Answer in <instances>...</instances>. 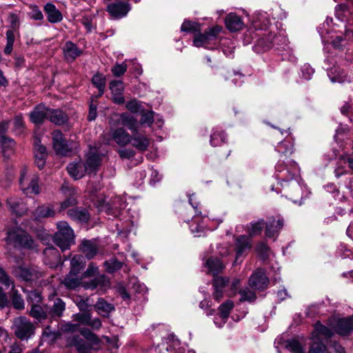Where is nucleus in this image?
Masks as SVG:
<instances>
[{
	"mask_svg": "<svg viewBox=\"0 0 353 353\" xmlns=\"http://www.w3.org/2000/svg\"><path fill=\"white\" fill-rule=\"evenodd\" d=\"M7 205L10 210L17 215H21L26 210V208L21 202V200L17 198L11 197L8 199Z\"/></svg>",
	"mask_w": 353,
	"mask_h": 353,
	"instance_id": "obj_42",
	"label": "nucleus"
},
{
	"mask_svg": "<svg viewBox=\"0 0 353 353\" xmlns=\"http://www.w3.org/2000/svg\"><path fill=\"white\" fill-rule=\"evenodd\" d=\"M14 276L23 281H31L42 276V272L34 268H26L19 265L14 268Z\"/></svg>",
	"mask_w": 353,
	"mask_h": 353,
	"instance_id": "obj_16",
	"label": "nucleus"
},
{
	"mask_svg": "<svg viewBox=\"0 0 353 353\" xmlns=\"http://www.w3.org/2000/svg\"><path fill=\"white\" fill-rule=\"evenodd\" d=\"M110 90L112 94V101L116 104H123L125 99L123 95L124 90L123 83L119 80H112L110 82Z\"/></svg>",
	"mask_w": 353,
	"mask_h": 353,
	"instance_id": "obj_21",
	"label": "nucleus"
},
{
	"mask_svg": "<svg viewBox=\"0 0 353 353\" xmlns=\"http://www.w3.org/2000/svg\"><path fill=\"white\" fill-rule=\"evenodd\" d=\"M55 214L53 208L50 205H43L39 206L34 212V216L37 219L52 217Z\"/></svg>",
	"mask_w": 353,
	"mask_h": 353,
	"instance_id": "obj_46",
	"label": "nucleus"
},
{
	"mask_svg": "<svg viewBox=\"0 0 353 353\" xmlns=\"http://www.w3.org/2000/svg\"><path fill=\"white\" fill-rule=\"evenodd\" d=\"M85 259L81 255H74L70 261V270L79 272L85 265Z\"/></svg>",
	"mask_w": 353,
	"mask_h": 353,
	"instance_id": "obj_52",
	"label": "nucleus"
},
{
	"mask_svg": "<svg viewBox=\"0 0 353 353\" xmlns=\"http://www.w3.org/2000/svg\"><path fill=\"white\" fill-rule=\"evenodd\" d=\"M67 214L72 219L79 223H86L90 219V214L85 208H72L69 210Z\"/></svg>",
	"mask_w": 353,
	"mask_h": 353,
	"instance_id": "obj_36",
	"label": "nucleus"
},
{
	"mask_svg": "<svg viewBox=\"0 0 353 353\" xmlns=\"http://www.w3.org/2000/svg\"><path fill=\"white\" fill-rule=\"evenodd\" d=\"M233 306L234 304L231 301H227L219 306V314L214 319V323L217 327H221L226 323Z\"/></svg>",
	"mask_w": 353,
	"mask_h": 353,
	"instance_id": "obj_19",
	"label": "nucleus"
},
{
	"mask_svg": "<svg viewBox=\"0 0 353 353\" xmlns=\"http://www.w3.org/2000/svg\"><path fill=\"white\" fill-rule=\"evenodd\" d=\"M0 147L1 148L3 156L8 158L14 153L15 141L14 139L7 137L6 140L5 139L2 143H0Z\"/></svg>",
	"mask_w": 353,
	"mask_h": 353,
	"instance_id": "obj_48",
	"label": "nucleus"
},
{
	"mask_svg": "<svg viewBox=\"0 0 353 353\" xmlns=\"http://www.w3.org/2000/svg\"><path fill=\"white\" fill-rule=\"evenodd\" d=\"M43 10L50 23H57L62 21L63 15L54 4L47 3Z\"/></svg>",
	"mask_w": 353,
	"mask_h": 353,
	"instance_id": "obj_33",
	"label": "nucleus"
},
{
	"mask_svg": "<svg viewBox=\"0 0 353 353\" xmlns=\"http://www.w3.org/2000/svg\"><path fill=\"white\" fill-rule=\"evenodd\" d=\"M221 46L223 47V52L227 56L230 57L234 52V46L231 40L224 39L221 40Z\"/></svg>",
	"mask_w": 353,
	"mask_h": 353,
	"instance_id": "obj_63",
	"label": "nucleus"
},
{
	"mask_svg": "<svg viewBox=\"0 0 353 353\" xmlns=\"http://www.w3.org/2000/svg\"><path fill=\"white\" fill-rule=\"evenodd\" d=\"M228 283V279L225 277L216 276L214 279L213 286L214 291L213 297L216 301L219 302L222 299L224 289Z\"/></svg>",
	"mask_w": 353,
	"mask_h": 353,
	"instance_id": "obj_34",
	"label": "nucleus"
},
{
	"mask_svg": "<svg viewBox=\"0 0 353 353\" xmlns=\"http://www.w3.org/2000/svg\"><path fill=\"white\" fill-rule=\"evenodd\" d=\"M101 155L96 148L90 149L86 161L84 163L88 173L94 172L98 168L101 162Z\"/></svg>",
	"mask_w": 353,
	"mask_h": 353,
	"instance_id": "obj_26",
	"label": "nucleus"
},
{
	"mask_svg": "<svg viewBox=\"0 0 353 353\" xmlns=\"http://www.w3.org/2000/svg\"><path fill=\"white\" fill-rule=\"evenodd\" d=\"M29 12L28 16L30 19L37 21H41L43 19V15L39 8L35 4H30L28 6Z\"/></svg>",
	"mask_w": 353,
	"mask_h": 353,
	"instance_id": "obj_54",
	"label": "nucleus"
},
{
	"mask_svg": "<svg viewBox=\"0 0 353 353\" xmlns=\"http://www.w3.org/2000/svg\"><path fill=\"white\" fill-rule=\"evenodd\" d=\"M284 225V219L280 216L271 218L265 224V235L268 238H275Z\"/></svg>",
	"mask_w": 353,
	"mask_h": 353,
	"instance_id": "obj_18",
	"label": "nucleus"
},
{
	"mask_svg": "<svg viewBox=\"0 0 353 353\" xmlns=\"http://www.w3.org/2000/svg\"><path fill=\"white\" fill-rule=\"evenodd\" d=\"M131 139L130 143L140 152L146 151L150 144V139L137 131L133 132Z\"/></svg>",
	"mask_w": 353,
	"mask_h": 353,
	"instance_id": "obj_25",
	"label": "nucleus"
},
{
	"mask_svg": "<svg viewBox=\"0 0 353 353\" xmlns=\"http://www.w3.org/2000/svg\"><path fill=\"white\" fill-rule=\"evenodd\" d=\"M65 310V303L60 298H57L54 301L53 305L48 310V315L52 319H59L62 316Z\"/></svg>",
	"mask_w": 353,
	"mask_h": 353,
	"instance_id": "obj_37",
	"label": "nucleus"
},
{
	"mask_svg": "<svg viewBox=\"0 0 353 353\" xmlns=\"http://www.w3.org/2000/svg\"><path fill=\"white\" fill-rule=\"evenodd\" d=\"M67 345L75 347L78 353H92L95 345L80 337L79 335H72L67 338Z\"/></svg>",
	"mask_w": 353,
	"mask_h": 353,
	"instance_id": "obj_14",
	"label": "nucleus"
},
{
	"mask_svg": "<svg viewBox=\"0 0 353 353\" xmlns=\"http://www.w3.org/2000/svg\"><path fill=\"white\" fill-rule=\"evenodd\" d=\"M131 10V6L128 2L115 1L108 5L107 11L114 19L125 17Z\"/></svg>",
	"mask_w": 353,
	"mask_h": 353,
	"instance_id": "obj_17",
	"label": "nucleus"
},
{
	"mask_svg": "<svg viewBox=\"0 0 353 353\" xmlns=\"http://www.w3.org/2000/svg\"><path fill=\"white\" fill-rule=\"evenodd\" d=\"M43 256L45 264L48 265L50 268L57 267L61 261L59 251L53 247L46 248L43 250Z\"/></svg>",
	"mask_w": 353,
	"mask_h": 353,
	"instance_id": "obj_24",
	"label": "nucleus"
},
{
	"mask_svg": "<svg viewBox=\"0 0 353 353\" xmlns=\"http://www.w3.org/2000/svg\"><path fill=\"white\" fill-rule=\"evenodd\" d=\"M251 248L250 238L245 235L239 236L236 241V259L237 263L239 259L243 256Z\"/></svg>",
	"mask_w": 353,
	"mask_h": 353,
	"instance_id": "obj_27",
	"label": "nucleus"
},
{
	"mask_svg": "<svg viewBox=\"0 0 353 353\" xmlns=\"http://www.w3.org/2000/svg\"><path fill=\"white\" fill-rule=\"evenodd\" d=\"M128 68V65L125 62L122 63H116L111 69L113 75L116 77H119L125 74Z\"/></svg>",
	"mask_w": 353,
	"mask_h": 353,
	"instance_id": "obj_61",
	"label": "nucleus"
},
{
	"mask_svg": "<svg viewBox=\"0 0 353 353\" xmlns=\"http://www.w3.org/2000/svg\"><path fill=\"white\" fill-rule=\"evenodd\" d=\"M81 334L85 338L86 341L91 343L92 345H99L100 340L99 337L94 334L90 330L85 327L79 328V330Z\"/></svg>",
	"mask_w": 353,
	"mask_h": 353,
	"instance_id": "obj_50",
	"label": "nucleus"
},
{
	"mask_svg": "<svg viewBox=\"0 0 353 353\" xmlns=\"http://www.w3.org/2000/svg\"><path fill=\"white\" fill-rule=\"evenodd\" d=\"M331 325L337 334L341 336L351 335L353 334V315L346 318H333Z\"/></svg>",
	"mask_w": 353,
	"mask_h": 353,
	"instance_id": "obj_12",
	"label": "nucleus"
},
{
	"mask_svg": "<svg viewBox=\"0 0 353 353\" xmlns=\"http://www.w3.org/2000/svg\"><path fill=\"white\" fill-rule=\"evenodd\" d=\"M94 307L98 313L103 316H108L114 310V307L112 303H108L103 299H99L97 301Z\"/></svg>",
	"mask_w": 353,
	"mask_h": 353,
	"instance_id": "obj_44",
	"label": "nucleus"
},
{
	"mask_svg": "<svg viewBox=\"0 0 353 353\" xmlns=\"http://www.w3.org/2000/svg\"><path fill=\"white\" fill-rule=\"evenodd\" d=\"M49 108L42 104L37 105L30 114V120L34 124L42 123L48 117Z\"/></svg>",
	"mask_w": 353,
	"mask_h": 353,
	"instance_id": "obj_30",
	"label": "nucleus"
},
{
	"mask_svg": "<svg viewBox=\"0 0 353 353\" xmlns=\"http://www.w3.org/2000/svg\"><path fill=\"white\" fill-rule=\"evenodd\" d=\"M106 271L112 273L119 270L122 266V263L119 262L117 259L112 258L104 263Z\"/></svg>",
	"mask_w": 353,
	"mask_h": 353,
	"instance_id": "obj_55",
	"label": "nucleus"
},
{
	"mask_svg": "<svg viewBox=\"0 0 353 353\" xmlns=\"http://www.w3.org/2000/svg\"><path fill=\"white\" fill-rule=\"evenodd\" d=\"M121 124L126 127L132 132L137 131L138 121L137 119L128 112L122 113L119 115Z\"/></svg>",
	"mask_w": 353,
	"mask_h": 353,
	"instance_id": "obj_39",
	"label": "nucleus"
},
{
	"mask_svg": "<svg viewBox=\"0 0 353 353\" xmlns=\"http://www.w3.org/2000/svg\"><path fill=\"white\" fill-rule=\"evenodd\" d=\"M204 264L213 275L219 274L224 268L223 263L216 257L209 258Z\"/></svg>",
	"mask_w": 353,
	"mask_h": 353,
	"instance_id": "obj_41",
	"label": "nucleus"
},
{
	"mask_svg": "<svg viewBox=\"0 0 353 353\" xmlns=\"http://www.w3.org/2000/svg\"><path fill=\"white\" fill-rule=\"evenodd\" d=\"M269 17V14L266 12L259 11L255 12L252 17L251 27L245 34V37L248 34L251 35L254 30L256 31L263 30L269 32L272 27H275L271 23Z\"/></svg>",
	"mask_w": 353,
	"mask_h": 353,
	"instance_id": "obj_11",
	"label": "nucleus"
},
{
	"mask_svg": "<svg viewBox=\"0 0 353 353\" xmlns=\"http://www.w3.org/2000/svg\"><path fill=\"white\" fill-rule=\"evenodd\" d=\"M110 132L112 140L119 146H125L129 144L132 140L131 134L122 127L112 129Z\"/></svg>",
	"mask_w": 353,
	"mask_h": 353,
	"instance_id": "obj_22",
	"label": "nucleus"
},
{
	"mask_svg": "<svg viewBox=\"0 0 353 353\" xmlns=\"http://www.w3.org/2000/svg\"><path fill=\"white\" fill-rule=\"evenodd\" d=\"M79 272L70 270L63 279V283L68 289H75L81 283ZM83 283H82L83 284Z\"/></svg>",
	"mask_w": 353,
	"mask_h": 353,
	"instance_id": "obj_38",
	"label": "nucleus"
},
{
	"mask_svg": "<svg viewBox=\"0 0 353 353\" xmlns=\"http://www.w3.org/2000/svg\"><path fill=\"white\" fill-rule=\"evenodd\" d=\"M34 153L37 155H47V150L44 145L41 144V140L39 137L34 138Z\"/></svg>",
	"mask_w": 353,
	"mask_h": 353,
	"instance_id": "obj_62",
	"label": "nucleus"
},
{
	"mask_svg": "<svg viewBox=\"0 0 353 353\" xmlns=\"http://www.w3.org/2000/svg\"><path fill=\"white\" fill-rule=\"evenodd\" d=\"M239 294L241 295V301H248L251 302L256 299V294L254 292L248 288L241 290L239 291Z\"/></svg>",
	"mask_w": 353,
	"mask_h": 353,
	"instance_id": "obj_59",
	"label": "nucleus"
},
{
	"mask_svg": "<svg viewBox=\"0 0 353 353\" xmlns=\"http://www.w3.org/2000/svg\"><path fill=\"white\" fill-rule=\"evenodd\" d=\"M269 283V279L262 269H258L249 279V285L253 290H263Z\"/></svg>",
	"mask_w": 353,
	"mask_h": 353,
	"instance_id": "obj_15",
	"label": "nucleus"
},
{
	"mask_svg": "<svg viewBox=\"0 0 353 353\" xmlns=\"http://www.w3.org/2000/svg\"><path fill=\"white\" fill-rule=\"evenodd\" d=\"M90 318L91 314L88 312L77 313L72 316L73 321H76L79 326L80 325H88V324L90 323Z\"/></svg>",
	"mask_w": 353,
	"mask_h": 353,
	"instance_id": "obj_53",
	"label": "nucleus"
},
{
	"mask_svg": "<svg viewBox=\"0 0 353 353\" xmlns=\"http://www.w3.org/2000/svg\"><path fill=\"white\" fill-rule=\"evenodd\" d=\"M63 51L64 57L68 61H73L82 53V51L77 48V45L70 41H66L63 46Z\"/></svg>",
	"mask_w": 353,
	"mask_h": 353,
	"instance_id": "obj_35",
	"label": "nucleus"
},
{
	"mask_svg": "<svg viewBox=\"0 0 353 353\" xmlns=\"http://www.w3.org/2000/svg\"><path fill=\"white\" fill-rule=\"evenodd\" d=\"M308 353H327L326 347L321 340H312Z\"/></svg>",
	"mask_w": 353,
	"mask_h": 353,
	"instance_id": "obj_56",
	"label": "nucleus"
},
{
	"mask_svg": "<svg viewBox=\"0 0 353 353\" xmlns=\"http://www.w3.org/2000/svg\"><path fill=\"white\" fill-rule=\"evenodd\" d=\"M27 299L32 305L38 304L41 301L42 296L38 290H31L27 292Z\"/></svg>",
	"mask_w": 353,
	"mask_h": 353,
	"instance_id": "obj_60",
	"label": "nucleus"
},
{
	"mask_svg": "<svg viewBox=\"0 0 353 353\" xmlns=\"http://www.w3.org/2000/svg\"><path fill=\"white\" fill-rule=\"evenodd\" d=\"M299 172V165L294 161L292 159L281 161L280 159L275 166L274 176L283 190H288V192L290 196H292L293 194H291L290 188H292V193L294 192L296 195H299L301 188L296 181Z\"/></svg>",
	"mask_w": 353,
	"mask_h": 353,
	"instance_id": "obj_2",
	"label": "nucleus"
},
{
	"mask_svg": "<svg viewBox=\"0 0 353 353\" xmlns=\"http://www.w3.org/2000/svg\"><path fill=\"white\" fill-rule=\"evenodd\" d=\"M181 29L183 32H194L200 30V25L191 21H184Z\"/></svg>",
	"mask_w": 353,
	"mask_h": 353,
	"instance_id": "obj_58",
	"label": "nucleus"
},
{
	"mask_svg": "<svg viewBox=\"0 0 353 353\" xmlns=\"http://www.w3.org/2000/svg\"><path fill=\"white\" fill-rule=\"evenodd\" d=\"M19 185L21 190L27 195L38 194L40 192L38 175L30 172L26 166L21 170Z\"/></svg>",
	"mask_w": 353,
	"mask_h": 353,
	"instance_id": "obj_7",
	"label": "nucleus"
},
{
	"mask_svg": "<svg viewBox=\"0 0 353 353\" xmlns=\"http://www.w3.org/2000/svg\"><path fill=\"white\" fill-rule=\"evenodd\" d=\"M81 250L85 254L88 259L94 258L98 252L99 245L97 241L94 239L86 240L84 239L81 243Z\"/></svg>",
	"mask_w": 353,
	"mask_h": 353,
	"instance_id": "obj_31",
	"label": "nucleus"
},
{
	"mask_svg": "<svg viewBox=\"0 0 353 353\" xmlns=\"http://www.w3.org/2000/svg\"><path fill=\"white\" fill-rule=\"evenodd\" d=\"M52 136V146L57 154L67 156L77 150L78 143L67 141L61 131L54 130Z\"/></svg>",
	"mask_w": 353,
	"mask_h": 353,
	"instance_id": "obj_8",
	"label": "nucleus"
},
{
	"mask_svg": "<svg viewBox=\"0 0 353 353\" xmlns=\"http://www.w3.org/2000/svg\"><path fill=\"white\" fill-rule=\"evenodd\" d=\"M154 122V112L148 111L142 114L140 124L150 126Z\"/></svg>",
	"mask_w": 353,
	"mask_h": 353,
	"instance_id": "obj_64",
	"label": "nucleus"
},
{
	"mask_svg": "<svg viewBox=\"0 0 353 353\" xmlns=\"http://www.w3.org/2000/svg\"><path fill=\"white\" fill-rule=\"evenodd\" d=\"M67 170L69 174L75 180L81 179L88 172L84 162L81 160L69 163L67 166Z\"/></svg>",
	"mask_w": 353,
	"mask_h": 353,
	"instance_id": "obj_29",
	"label": "nucleus"
},
{
	"mask_svg": "<svg viewBox=\"0 0 353 353\" xmlns=\"http://www.w3.org/2000/svg\"><path fill=\"white\" fill-rule=\"evenodd\" d=\"M92 83L99 90V94L96 97H101L104 93L105 88V76L101 73H97L93 75L92 78Z\"/></svg>",
	"mask_w": 353,
	"mask_h": 353,
	"instance_id": "obj_43",
	"label": "nucleus"
},
{
	"mask_svg": "<svg viewBox=\"0 0 353 353\" xmlns=\"http://www.w3.org/2000/svg\"><path fill=\"white\" fill-rule=\"evenodd\" d=\"M6 241L16 248L31 250L35 247L32 238L18 227L8 231Z\"/></svg>",
	"mask_w": 353,
	"mask_h": 353,
	"instance_id": "obj_6",
	"label": "nucleus"
},
{
	"mask_svg": "<svg viewBox=\"0 0 353 353\" xmlns=\"http://www.w3.org/2000/svg\"><path fill=\"white\" fill-rule=\"evenodd\" d=\"M333 321L332 319H329V326L323 325L320 321H318L315 325L314 331L312 333V340H321L323 339H327L331 338L335 332L331 323Z\"/></svg>",
	"mask_w": 353,
	"mask_h": 353,
	"instance_id": "obj_13",
	"label": "nucleus"
},
{
	"mask_svg": "<svg viewBox=\"0 0 353 353\" xmlns=\"http://www.w3.org/2000/svg\"><path fill=\"white\" fill-rule=\"evenodd\" d=\"M57 231L53 236L54 243L62 250H69L74 243V234L72 228L66 221L57 223Z\"/></svg>",
	"mask_w": 353,
	"mask_h": 353,
	"instance_id": "obj_5",
	"label": "nucleus"
},
{
	"mask_svg": "<svg viewBox=\"0 0 353 353\" xmlns=\"http://www.w3.org/2000/svg\"><path fill=\"white\" fill-rule=\"evenodd\" d=\"M48 119L55 125H62L68 121V116L60 110L49 108Z\"/></svg>",
	"mask_w": 353,
	"mask_h": 353,
	"instance_id": "obj_40",
	"label": "nucleus"
},
{
	"mask_svg": "<svg viewBox=\"0 0 353 353\" xmlns=\"http://www.w3.org/2000/svg\"><path fill=\"white\" fill-rule=\"evenodd\" d=\"M110 286V281L105 275H100L90 281L83 282V287L86 290H94L99 288L105 291Z\"/></svg>",
	"mask_w": 353,
	"mask_h": 353,
	"instance_id": "obj_23",
	"label": "nucleus"
},
{
	"mask_svg": "<svg viewBox=\"0 0 353 353\" xmlns=\"http://www.w3.org/2000/svg\"><path fill=\"white\" fill-rule=\"evenodd\" d=\"M285 346L292 353H305L302 346L296 340H290L286 341Z\"/></svg>",
	"mask_w": 353,
	"mask_h": 353,
	"instance_id": "obj_57",
	"label": "nucleus"
},
{
	"mask_svg": "<svg viewBox=\"0 0 353 353\" xmlns=\"http://www.w3.org/2000/svg\"><path fill=\"white\" fill-rule=\"evenodd\" d=\"M253 49L257 53L271 49L279 52L282 51L289 52L290 50L285 31L279 29L277 26L272 27L268 34L259 39Z\"/></svg>",
	"mask_w": 353,
	"mask_h": 353,
	"instance_id": "obj_3",
	"label": "nucleus"
},
{
	"mask_svg": "<svg viewBox=\"0 0 353 353\" xmlns=\"http://www.w3.org/2000/svg\"><path fill=\"white\" fill-rule=\"evenodd\" d=\"M276 150L283 155H290L293 152V143L289 140H284L278 143Z\"/></svg>",
	"mask_w": 353,
	"mask_h": 353,
	"instance_id": "obj_49",
	"label": "nucleus"
},
{
	"mask_svg": "<svg viewBox=\"0 0 353 353\" xmlns=\"http://www.w3.org/2000/svg\"><path fill=\"white\" fill-rule=\"evenodd\" d=\"M61 190L63 192L69 196L61 203L60 210H63L70 206H74L77 203V192L72 187L67 185H62Z\"/></svg>",
	"mask_w": 353,
	"mask_h": 353,
	"instance_id": "obj_28",
	"label": "nucleus"
},
{
	"mask_svg": "<svg viewBox=\"0 0 353 353\" xmlns=\"http://www.w3.org/2000/svg\"><path fill=\"white\" fill-rule=\"evenodd\" d=\"M161 349H164L167 352L173 349L176 350L175 353L185 352V348L180 347V341L172 334L168 336L165 343L163 342L161 344H159L155 347V351L157 352L159 350V352H161Z\"/></svg>",
	"mask_w": 353,
	"mask_h": 353,
	"instance_id": "obj_20",
	"label": "nucleus"
},
{
	"mask_svg": "<svg viewBox=\"0 0 353 353\" xmlns=\"http://www.w3.org/2000/svg\"><path fill=\"white\" fill-rule=\"evenodd\" d=\"M350 12L345 4H339L336 7V17L341 21V26L336 23L331 26L333 22L332 18H327L325 22L319 28L318 31L321 37L322 42L331 43L334 47L339 48L341 42L344 39L343 30H336L335 26L341 27L347 36L350 30L347 28L344 21L347 19Z\"/></svg>",
	"mask_w": 353,
	"mask_h": 353,
	"instance_id": "obj_1",
	"label": "nucleus"
},
{
	"mask_svg": "<svg viewBox=\"0 0 353 353\" xmlns=\"http://www.w3.org/2000/svg\"><path fill=\"white\" fill-rule=\"evenodd\" d=\"M223 28L220 26H215L208 28L203 33L196 34L193 39V44L195 47L208 50L216 49L221 41L219 34Z\"/></svg>",
	"mask_w": 353,
	"mask_h": 353,
	"instance_id": "obj_4",
	"label": "nucleus"
},
{
	"mask_svg": "<svg viewBox=\"0 0 353 353\" xmlns=\"http://www.w3.org/2000/svg\"><path fill=\"white\" fill-rule=\"evenodd\" d=\"M226 139V134L222 130L215 128L213 129L210 135V143L213 147L220 146L225 142Z\"/></svg>",
	"mask_w": 353,
	"mask_h": 353,
	"instance_id": "obj_45",
	"label": "nucleus"
},
{
	"mask_svg": "<svg viewBox=\"0 0 353 353\" xmlns=\"http://www.w3.org/2000/svg\"><path fill=\"white\" fill-rule=\"evenodd\" d=\"M30 315L39 322L47 319L48 312L39 304H32L30 310Z\"/></svg>",
	"mask_w": 353,
	"mask_h": 353,
	"instance_id": "obj_47",
	"label": "nucleus"
},
{
	"mask_svg": "<svg viewBox=\"0 0 353 353\" xmlns=\"http://www.w3.org/2000/svg\"><path fill=\"white\" fill-rule=\"evenodd\" d=\"M12 329L16 336L21 340H28L34 334V325L26 317L19 316L13 320Z\"/></svg>",
	"mask_w": 353,
	"mask_h": 353,
	"instance_id": "obj_9",
	"label": "nucleus"
},
{
	"mask_svg": "<svg viewBox=\"0 0 353 353\" xmlns=\"http://www.w3.org/2000/svg\"><path fill=\"white\" fill-rule=\"evenodd\" d=\"M226 28L230 32H236L241 30L243 27V22L241 18L235 13H230L225 19Z\"/></svg>",
	"mask_w": 353,
	"mask_h": 353,
	"instance_id": "obj_32",
	"label": "nucleus"
},
{
	"mask_svg": "<svg viewBox=\"0 0 353 353\" xmlns=\"http://www.w3.org/2000/svg\"><path fill=\"white\" fill-rule=\"evenodd\" d=\"M265 225L264 221L263 219L259 220L255 222H252L248 226V232L250 236L259 234L261 232Z\"/></svg>",
	"mask_w": 353,
	"mask_h": 353,
	"instance_id": "obj_51",
	"label": "nucleus"
},
{
	"mask_svg": "<svg viewBox=\"0 0 353 353\" xmlns=\"http://www.w3.org/2000/svg\"><path fill=\"white\" fill-rule=\"evenodd\" d=\"M188 196L190 204L195 210V215L192 218L190 225V228L191 232L194 235V236H201L204 234L206 226L204 225L203 218L200 216L201 212L198 210L199 203L196 201V196L194 194H190Z\"/></svg>",
	"mask_w": 353,
	"mask_h": 353,
	"instance_id": "obj_10",
	"label": "nucleus"
}]
</instances>
